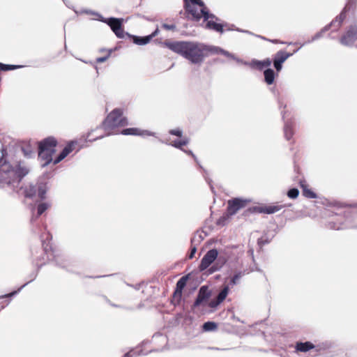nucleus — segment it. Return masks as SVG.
Returning <instances> with one entry per match:
<instances>
[{"mask_svg": "<svg viewBox=\"0 0 357 357\" xmlns=\"http://www.w3.org/2000/svg\"><path fill=\"white\" fill-rule=\"evenodd\" d=\"M159 33V29L157 27L155 29V30L150 35H148L147 36H151V40L154 38L155 36H156Z\"/></svg>", "mask_w": 357, "mask_h": 357, "instance_id": "nucleus-53", "label": "nucleus"}, {"mask_svg": "<svg viewBox=\"0 0 357 357\" xmlns=\"http://www.w3.org/2000/svg\"><path fill=\"white\" fill-rule=\"evenodd\" d=\"M218 250L217 249L209 250L204 255L201 260L199 268L201 271L207 269L218 257Z\"/></svg>", "mask_w": 357, "mask_h": 357, "instance_id": "nucleus-12", "label": "nucleus"}, {"mask_svg": "<svg viewBox=\"0 0 357 357\" xmlns=\"http://www.w3.org/2000/svg\"><path fill=\"white\" fill-rule=\"evenodd\" d=\"M217 324L214 321H206L204 323L202 326V329L204 331H214L217 328Z\"/></svg>", "mask_w": 357, "mask_h": 357, "instance_id": "nucleus-33", "label": "nucleus"}, {"mask_svg": "<svg viewBox=\"0 0 357 357\" xmlns=\"http://www.w3.org/2000/svg\"><path fill=\"white\" fill-rule=\"evenodd\" d=\"M314 347L315 346L308 341L305 342H298L295 346L296 350L301 352H307Z\"/></svg>", "mask_w": 357, "mask_h": 357, "instance_id": "nucleus-27", "label": "nucleus"}, {"mask_svg": "<svg viewBox=\"0 0 357 357\" xmlns=\"http://www.w3.org/2000/svg\"><path fill=\"white\" fill-rule=\"evenodd\" d=\"M280 107L282 106V103L279 101Z\"/></svg>", "mask_w": 357, "mask_h": 357, "instance_id": "nucleus-62", "label": "nucleus"}, {"mask_svg": "<svg viewBox=\"0 0 357 357\" xmlns=\"http://www.w3.org/2000/svg\"><path fill=\"white\" fill-rule=\"evenodd\" d=\"M197 237H199V241H202L204 239V237L202 236L201 234H195V236L191 238L192 245H194L195 243Z\"/></svg>", "mask_w": 357, "mask_h": 357, "instance_id": "nucleus-46", "label": "nucleus"}, {"mask_svg": "<svg viewBox=\"0 0 357 357\" xmlns=\"http://www.w3.org/2000/svg\"><path fill=\"white\" fill-rule=\"evenodd\" d=\"M50 205L47 202L40 203L37 206V214L36 215L33 214V215L31 218V224H33L36 221V220L39 216H40L50 207Z\"/></svg>", "mask_w": 357, "mask_h": 357, "instance_id": "nucleus-28", "label": "nucleus"}, {"mask_svg": "<svg viewBox=\"0 0 357 357\" xmlns=\"http://www.w3.org/2000/svg\"><path fill=\"white\" fill-rule=\"evenodd\" d=\"M126 36L132 40V42L138 45H144L148 44L151 41V36H137L135 35L126 33Z\"/></svg>", "mask_w": 357, "mask_h": 357, "instance_id": "nucleus-25", "label": "nucleus"}, {"mask_svg": "<svg viewBox=\"0 0 357 357\" xmlns=\"http://www.w3.org/2000/svg\"><path fill=\"white\" fill-rule=\"evenodd\" d=\"M281 114H282V119L284 121V137L287 140H290L294 134V122L291 119L284 120L285 114H286L285 111H282Z\"/></svg>", "mask_w": 357, "mask_h": 357, "instance_id": "nucleus-16", "label": "nucleus"}, {"mask_svg": "<svg viewBox=\"0 0 357 357\" xmlns=\"http://www.w3.org/2000/svg\"><path fill=\"white\" fill-rule=\"evenodd\" d=\"M257 37H259V38H261L263 40H268V41H270V42H271L272 43H274V44L280 43V41L278 40H277V39L268 40V39L266 38L265 37L261 36H257ZM280 43H284L283 42H280Z\"/></svg>", "mask_w": 357, "mask_h": 357, "instance_id": "nucleus-50", "label": "nucleus"}, {"mask_svg": "<svg viewBox=\"0 0 357 357\" xmlns=\"http://www.w3.org/2000/svg\"><path fill=\"white\" fill-rule=\"evenodd\" d=\"M300 186L303 190V195L304 197L310 199L317 198V194L307 188L305 181H300Z\"/></svg>", "mask_w": 357, "mask_h": 357, "instance_id": "nucleus-29", "label": "nucleus"}, {"mask_svg": "<svg viewBox=\"0 0 357 357\" xmlns=\"http://www.w3.org/2000/svg\"><path fill=\"white\" fill-rule=\"evenodd\" d=\"M156 339H159V341H160L163 343H165V344L167 342V337L165 335H163L161 333H155L153 335V340H156Z\"/></svg>", "mask_w": 357, "mask_h": 357, "instance_id": "nucleus-42", "label": "nucleus"}, {"mask_svg": "<svg viewBox=\"0 0 357 357\" xmlns=\"http://www.w3.org/2000/svg\"><path fill=\"white\" fill-rule=\"evenodd\" d=\"M220 54L227 56V57H229V58H231L235 61H236L238 63H243V61L237 57L235 56V55L232 54L231 53L229 52L228 51H226L223 49H222V50H220ZM243 63L245 65H248V63L247 62H243Z\"/></svg>", "mask_w": 357, "mask_h": 357, "instance_id": "nucleus-36", "label": "nucleus"}, {"mask_svg": "<svg viewBox=\"0 0 357 357\" xmlns=\"http://www.w3.org/2000/svg\"><path fill=\"white\" fill-rule=\"evenodd\" d=\"M147 343H148V341L144 340V341L142 342L140 346L142 347V346L145 345Z\"/></svg>", "mask_w": 357, "mask_h": 357, "instance_id": "nucleus-58", "label": "nucleus"}, {"mask_svg": "<svg viewBox=\"0 0 357 357\" xmlns=\"http://www.w3.org/2000/svg\"><path fill=\"white\" fill-rule=\"evenodd\" d=\"M169 133L172 135L181 137L183 135V131L180 128L172 129L169 131Z\"/></svg>", "mask_w": 357, "mask_h": 357, "instance_id": "nucleus-44", "label": "nucleus"}, {"mask_svg": "<svg viewBox=\"0 0 357 357\" xmlns=\"http://www.w3.org/2000/svg\"><path fill=\"white\" fill-rule=\"evenodd\" d=\"M333 213L330 220L328 222L327 227L331 229H344L352 228L351 213L349 211H345L343 208H337L335 211H331Z\"/></svg>", "mask_w": 357, "mask_h": 357, "instance_id": "nucleus-5", "label": "nucleus"}, {"mask_svg": "<svg viewBox=\"0 0 357 357\" xmlns=\"http://www.w3.org/2000/svg\"><path fill=\"white\" fill-rule=\"evenodd\" d=\"M248 201L241 198H234L228 202L227 208V215H233L237 213L238 210L245 206Z\"/></svg>", "mask_w": 357, "mask_h": 357, "instance_id": "nucleus-13", "label": "nucleus"}, {"mask_svg": "<svg viewBox=\"0 0 357 357\" xmlns=\"http://www.w3.org/2000/svg\"><path fill=\"white\" fill-rule=\"evenodd\" d=\"M271 65V60L268 58L259 61L256 59H253L250 63V66L252 68H257L259 70H262L264 68H268Z\"/></svg>", "mask_w": 357, "mask_h": 357, "instance_id": "nucleus-24", "label": "nucleus"}, {"mask_svg": "<svg viewBox=\"0 0 357 357\" xmlns=\"http://www.w3.org/2000/svg\"><path fill=\"white\" fill-rule=\"evenodd\" d=\"M123 357H132V355L130 354V352H127L123 356Z\"/></svg>", "mask_w": 357, "mask_h": 357, "instance_id": "nucleus-55", "label": "nucleus"}, {"mask_svg": "<svg viewBox=\"0 0 357 357\" xmlns=\"http://www.w3.org/2000/svg\"><path fill=\"white\" fill-rule=\"evenodd\" d=\"M86 13H91L92 15H96L98 16V20L107 24L118 38H124L126 36V33H128V32H125L123 30V18H116L113 17L105 18L102 17L101 15L98 14V13L91 11H86Z\"/></svg>", "mask_w": 357, "mask_h": 357, "instance_id": "nucleus-9", "label": "nucleus"}, {"mask_svg": "<svg viewBox=\"0 0 357 357\" xmlns=\"http://www.w3.org/2000/svg\"><path fill=\"white\" fill-rule=\"evenodd\" d=\"M202 17L206 22L204 28L208 30H212L215 32L222 34L225 31L236 30L239 32L247 33L252 34L250 31L243 30L238 28L234 29V24H230L227 22H222L221 19L218 17L213 13H210L208 8H204L202 10Z\"/></svg>", "mask_w": 357, "mask_h": 357, "instance_id": "nucleus-4", "label": "nucleus"}, {"mask_svg": "<svg viewBox=\"0 0 357 357\" xmlns=\"http://www.w3.org/2000/svg\"><path fill=\"white\" fill-rule=\"evenodd\" d=\"M22 67H23L22 66H19V65L4 64L2 63H0V70H2V71L16 70V69H18V68H20Z\"/></svg>", "mask_w": 357, "mask_h": 357, "instance_id": "nucleus-32", "label": "nucleus"}, {"mask_svg": "<svg viewBox=\"0 0 357 357\" xmlns=\"http://www.w3.org/2000/svg\"><path fill=\"white\" fill-rule=\"evenodd\" d=\"M163 45L192 64H202L206 57V45L195 41H168Z\"/></svg>", "mask_w": 357, "mask_h": 357, "instance_id": "nucleus-3", "label": "nucleus"}, {"mask_svg": "<svg viewBox=\"0 0 357 357\" xmlns=\"http://www.w3.org/2000/svg\"><path fill=\"white\" fill-rule=\"evenodd\" d=\"M122 115L123 112L121 109L116 108L112 110L102 122L103 129L109 131L115 128L127 126L128 119Z\"/></svg>", "mask_w": 357, "mask_h": 357, "instance_id": "nucleus-7", "label": "nucleus"}, {"mask_svg": "<svg viewBox=\"0 0 357 357\" xmlns=\"http://www.w3.org/2000/svg\"><path fill=\"white\" fill-rule=\"evenodd\" d=\"M243 275V273L241 271L235 273L230 280V285H236L238 283V281L242 278Z\"/></svg>", "mask_w": 357, "mask_h": 357, "instance_id": "nucleus-39", "label": "nucleus"}, {"mask_svg": "<svg viewBox=\"0 0 357 357\" xmlns=\"http://www.w3.org/2000/svg\"><path fill=\"white\" fill-rule=\"evenodd\" d=\"M109 55H110V53H109L107 56L97 58L96 59V62L97 63H103V62H105L109 58Z\"/></svg>", "mask_w": 357, "mask_h": 357, "instance_id": "nucleus-48", "label": "nucleus"}, {"mask_svg": "<svg viewBox=\"0 0 357 357\" xmlns=\"http://www.w3.org/2000/svg\"><path fill=\"white\" fill-rule=\"evenodd\" d=\"M206 57L208 56L209 53L212 54H220V50H222V48L215 46H210L206 45Z\"/></svg>", "mask_w": 357, "mask_h": 357, "instance_id": "nucleus-38", "label": "nucleus"}, {"mask_svg": "<svg viewBox=\"0 0 357 357\" xmlns=\"http://www.w3.org/2000/svg\"><path fill=\"white\" fill-rule=\"evenodd\" d=\"M211 296V291L208 289V286H202L198 291L195 301L192 305L194 308L199 307L202 303L207 301Z\"/></svg>", "mask_w": 357, "mask_h": 357, "instance_id": "nucleus-14", "label": "nucleus"}, {"mask_svg": "<svg viewBox=\"0 0 357 357\" xmlns=\"http://www.w3.org/2000/svg\"><path fill=\"white\" fill-rule=\"evenodd\" d=\"M90 135H91V133H88L87 137H86V141L93 142L97 139H102L104 137L103 135H100L99 137H96V138H90Z\"/></svg>", "mask_w": 357, "mask_h": 357, "instance_id": "nucleus-49", "label": "nucleus"}, {"mask_svg": "<svg viewBox=\"0 0 357 357\" xmlns=\"http://www.w3.org/2000/svg\"><path fill=\"white\" fill-rule=\"evenodd\" d=\"M58 144L56 139L54 137H48L43 139L38 143V149H42L43 146L44 150L55 151V148Z\"/></svg>", "mask_w": 357, "mask_h": 357, "instance_id": "nucleus-17", "label": "nucleus"}, {"mask_svg": "<svg viewBox=\"0 0 357 357\" xmlns=\"http://www.w3.org/2000/svg\"><path fill=\"white\" fill-rule=\"evenodd\" d=\"M202 241H199V237L197 238V240L195 241V243L193 245H197V244L200 243Z\"/></svg>", "mask_w": 357, "mask_h": 357, "instance_id": "nucleus-56", "label": "nucleus"}, {"mask_svg": "<svg viewBox=\"0 0 357 357\" xmlns=\"http://www.w3.org/2000/svg\"><path fill=\"white\" fill-rule=\"evenodd\" d=\"M64 3L66 4V6H67L68 7H69V3H67L65 0H63Z\"/></svg>", "mask_w": 357, "mask_h": 357, "instance_id": "nucleus-61", "label": "nucleus"}, {"mask_svg": "<svg viewBox=\"0 0 357 357\" xmlns=\"http://www.w3.org/2000/svg\"><path fill=\"white\" fill-rule=\"evenodd\" d=\"M19 190L25 197L33 198L38 195L40 199H45V195L47 190V183L38 181L36 183H29L24 188L21 187Z\"/></svg>", "mask_w": 357, "mask_h": 357, "instance_id": "nucleus-8", "label": "nucleus"}, {"mask_svg": "<svg viewBox=\"0 0 357 357\" xmlns=\"http://www.w3.org/2000/svg\"><path fill=\"white\" fill-rule=\"evenodd\" d=\"M333 345L334 344L331 342H325L318 344L316 347L317 348V351H324L333 348Z\"/></svg>", "mask_w": 357, "mask_h": 357, "instance_id": "nucleus-37", "label": "nucleus"}, {"mask_svg": "<svg viewBox=\"0 0 357 357\" xmlns=\"http://www.w3.org/2000/svg\"><path fill=\"white\" fill-rule=\"evenodd\" d=\"M162 27L166 30H169V31H175L176 29V26L175 24H162Z\"/></svg>", "mask_w": 357, "mask_h": 357, "instance_id": "nucleus-45", "label": "nucleus"}, {"mask_svg": "<svg viewBox=\"0 0 357 357\" xmlns=\"http://www.w3.org/2000/svg\"><path fill=\"white\" fill-rule=\"evenodd\" d=\"M188 142H189L188 139L185 138L182 140H174L172 144H170V145H172V146H174L175 148L183 150L182 146L188 144Z\"/></svg>", "mask_w": 357, "mask_h": 357, "instance_id": "nucleus-35", "label": "nucleus"}, {"mask_svg": "<svg viewBox=\"0 0 357 357\" xmlns=\"http://www.w3.org/2000/svg\"><path fill=\"white\" fill-rule=\"evenodd\" d=\"M184 8L185 11L191 15L190 20L199 22L202 18V10L207 8L205 3L202 0H184Z\"/></svg>", "mask_w": 357, "mask_h": 357, "instance_id": "nucleus-10", "label": "nucleus"}, {"mask_svg": "<svg viewBox=\"0 0 357 357\" xmlns=\"http://www.w3.org/2000/svg\"><path fill=\"white\" fill-rule=\"evenodd\" d=\"M229 259V255L223 252L222 250L218 251V257L215 260V264L221 269L222 266L227 263Z\"/></svg>", "mask_w": 357, "mask_h": 357, "instance_id": "nucleus-30", "label": "nucleus"}, {"mask_svg": "<svg viewBox=\"0 0 357 357\" xmlns=\"http://www.w3.org/2000/svg\"><path fill=\"white\" fill-rule=\"evenodd\" d=\"M112 133L111 132H108L106 136H108V135H110Z\"/></svg>", "mask_w": 357, "mask_h": 357, "instance_id": "nucleus-63", "label": "nucleus"}, {"mask_svg": "<svg viewBox=\"0 0 357 357\" xmlns=\"http://www.w3.org/2000/svg\"><path fill=\"white\" fill-rule=\"evenodd\" d=\"M46 236V239H48L49 238H52L50 234L47 232V234H45ZM44 234L41 236V241H42V249H36V251L34 252L33 250H31V255L33 257V263L37 266V270L36 273H33L31 274L32 278L24 284L22 286H21L17 290L13 291L9 294L3 295L0 296V298H10L15 295H17L21 290L26 286L29 283L32 282L33 280L36 279L38 270L44 265L47 261L48 260H52L55 264L61 268H67L68 267V261L63 258V256L56 255L54 254V251L52 249V245L50 244V242H46L45 240H43Z\"/></svg>", "mask_w": 357, "mask_h": 357, "instance_id": "nucleus-2", "label": "nucleus"}, {"mask_svg": "<svg viewBox=\"0 0 357 357\" xmlns=\"http://www.w3.org/2000/svg\"><path fill=\"white\" fill-rule=\"evenodd\" d=\"M185 152L186 153H188V155H190L194 158L195 162L198 164L199 167L203 170V176H204L206 181L210 185L211 188H213V186L211 185L212 180L208 177V172H207V170L204 169V167L200 164H199L198 160H197L196 155L190 150L185 151Z\"/></svg>", "mask_w": 357, "mask_h": 357, "instance_id": "nucleus-31", "label": "nucleus"}, {"mask_svg": "<svg viewBox=\"0 0 357 357\" xmlns=\"http://www.w3.org/2000/svg\"><path fill=\"white\" fill-rule=\"evenodd\" d=\"M356 3V0H349L342 12L339 15H337L335 20H333L329 24H327L324 28L321 29L320 31L317 32L310 40H308L307 42H305L303 45L311 43L312 41H314L316 40L319 39L322 37L323 34L329 30L331 26H334L335 28L337 29L339 28L344 20L346 17V13L351 9H353L355 8Z\"/></svg>", "mask_w": 357, "mask_h": 357, "instance_id": "nucleus-6", "label": "nucleus"}, {"mask_svg": "<svg viewBox=\"0 0 357 357\" xmlns=\"http://www.w3.org/2000/svg\"><path fill=\"white\" fill-rule=\"evenodd\" d=\"M55 153V151H47L43 149V146L42 149H38V158L41 161H44V163L42 164V167H45L47 166L52 161V155Z\"/></svg>", "mask_w": 357, "mask_h": 357, "instance_id": "nucleus-20", "label": "nucleus"}, {"mask_svg": "<svg viewBox=\"0 0 357 357\" xmlns=\"http://www.w3.org/2000/svg\"><path fill=\"white\" fill-rule=\"evenodd\" d=\"M106 300L112 306H113V307H118V305L111 303L107 298H106Z\"/></svg>", "mask_w": 357, "mask_h": 357, "instance_id": "nucleus-59", "label": "nucleus"}, {"mask_svg": "<svg viewBox=\"0 0 357 357\" xmlns=\"http://www.w3.org/2000/svg\"><path fill=\"white\" fill-rule=\"evenodd\" d=\"M268 243H269V241L268 239H264V237H262L258 240V243L261 245L268 244Z\"/></svg>", "mask_w": 357, "mask_h": 357, "instance_id": "nucleus-51", "label": "nucleus"}, {"mask_svg": "<svg viewBox=\"0 0 357 357\" xmlns=\"http://www.w3.org/2000/svg\"><path fill=\"white\" fill-rule=\"evenodd\" d=\"M282 207L283 206L282 205L264 206L265 213L273 214L274 213L279 211L280 209L282 208Z\"/></svg>", "mask_w": 357, "mask_h": 357, "instance_id": "nucleus-34", "label": "nucleus"}, {"mask_svg": "<svg viewBox=\"0 0 357 357\" xmlns=\"http://www.w3.org/2000/svg\"><path fill=\"white\" fill-rule=\"evenodd\" d=\"M121 134L123 135H139V136H154L155 133L149 130H141L136 128H129L123 129Z\"/></svg>", "mask_w": 357, "mask_h": 357, "instance_id": "nucleus-21", "label": "nucleus"}, {"mask_svg": "<svg viewBox=\"0 0 357 357\" xmlns=\"http://www.w3.org/2000/svg\"><path fill=\"white\" fill-rule=\"evenodd\" d=\"M271 92H272L275 96H278L279 92H278V91L275 87L271 88Z\"/></svg>", "mask_w": 357, "mask_h": 357, "instance_id": "nucleus-54", "label": "nucleus"}, {"mask_svg": "<svg viewBox=\"0 0 357 357\" xmlns=\"http://www.w3.org/2000/svg\"><path fill=\"white\" fill-rule=\"evenodd\" d=\"M6 149L3 146L1 148L0 155V188L18 191V186L22 178L29 172V169L24 162L13 163L7 162Z\"/></svg>", "mask_w": 357, "mask_h": 357, "instance_id": "nucleus-1", "label": "nucleus"}, {"mask_svg": "<svg viewBox=\"0 0 357 357\" xmlns=\"http://www.w3.org/2000/svg\"><path fill=\"white\" fill-rule=\"evenodd\" d=\"M207 271V274L210 275L212 274L216 271H218L220 270V268L216 264H213L212 266H210L207 269H206Z\"/></svg>", "mask_w": 357, "mask_h": 357, "instance_id": "nucleus-43", "label": "nucleus"}, {"mask_svg": "<svg viewBox=\"0 0 357 357\" xmlns=\"http://www.w3.org/2000/svg\"><path fill=\"white\" fill-rule=\"evenodd\" d=\"M189 279V275H186L181 277L176 282V289L174 292V296L178 297V298H181L182 291L185 287L186 286V283L188 280Z\"/></svg>", "mask_w": 357, "mask_h": 357, "instance_id": "nucleus-22", "label": "nucleus"}, {"mask_svg": "<svg viewBox=\"0 0 357 357\" xmlns=\"http://www.w3.org/2000/svg\"><path fill=\"white\" fill-rule=\"evenodd\" d=\"M197 248L195 245H192L190 252L188 255L189 259H192L195 256V254L196 253Z\"/></svg>", "mask_w": 357, "mask_h": 357, "instance_id": "nucleus-47", "label": "nucleus"}, {"mask_svg": "<svg viewBox=\"0 0 357 357\" xmlns=\"http://www.w3.org/2000/svg\"><path fill=\"white\" fill-rule=\"evenodd\" d=\"M112 275H98V276H95L93 277L94 278H102V277H107V276H111Z\"/></svg>", "mask_w": 357, "mask_h": 357, "instance_id": "nucleus-57", "label": "nucleus"}, {"mask_svg": "<svg viewBox=\"0 0 357 357\" xmlns=\"http://www.w3.org/2000/svg\"><path fill=\"white\" fill-rule=\"evenodd\" d=\"M21 150L26 158H31L35 155L36 143H24L21 146Z\"/></svg>", "mask_w": 357, "mask_h": 357, "instance_id": "nucleus-23", "label": "nucleus"}, {"mask_svg": "<svg viewBox=\"0 0 357 357\" xmlns=\"http://www.w3.org/2000/svg\"><path fill=\"white\" fill-rule=\"evenodd\" d=\"M159 351V350H158V349H155V350H151V351H148V352L144 353V352H143V350H142V349H140V350L138 351V353H137V356H141V355H147V354H149V353H151V352H153V351Z\"/></svg>", "mask_w": 357, "mask_h": 357, "instance_id": "nucleus-52", "label": "nucleus"}, {"mask_svg": "<svg viewBox=\"0 0 357 357\" xmlns=\"http://www.w3.org/2000/svg\"><path fill=\"white\" fill-rule=\"evenodd\" d=\"M251 213H265L264 206H252L249 208Z\"/></svg>", "mask_w": 357, "mask_h": 357, "instance_id": "nucleus-41", "label": "nucleus"}, {"mask_svg": "<svg viewBox=\"0 0 357 357\" xmlns=\"http://www.w3.org/2000/svg\"><path fill=\"white\" fill-rule=\"evenodd\" d=\"M293 54L288 53L284 50L278 51L273 59V66L277 72H280L282 68V63Z\"/></svg>", "mask_w": 357, "mask_h": 357, "instance_id": "nucleus-15", "label": "nucleus"}, {"mask_svg": "<svg viewBox=\"0 0 357 357\" xmlns=\"http://www.w3.org/2000/svg\"><path fill=\"white\" fill-rule=\"evenodd\" d=\"M64 3L66 4V6H67L68 7H69V3H67L65 0H63Z\"/></svg>", "mask_w": 357, "mask_h": 357, "instance_id": "nucleus-60", "label": "nucleus"}, {"mask_svg": "<svg viewBox=\"0 0 357 357\" xmlns=\"http://www.w3.org/2000/svg\"><path fill=\"white\" fill-rule=\"evenodd\" d=\"M299 195V190L296 188H291L287 192V196L290 199H296Z\"/></svg>", "mask_w": 357, "mask_h": 357, "instance_id": "nucleus-40", "label": "nucleus"}, {"mask_svg": "<svg viewBox=\"0 0 357 357\" xmlns=\"http://www.w3.org/2000/svg\"><path fill=\"white\" fill-rule=\"evenodd\" d=\"M276 75L277 74L275 73V71L272 68H266L264 71V82L268 85L273 84L275 81Z\"/></svg>", "mask_w": 357, "mask_h": 357, "instance_id": "nucleus-26", "label": "nucleus"}, {"mask_svg": "<svg viewBox=\"0 0 357 357\" xmlns=\"http://www.w3.org/2000/svg\"><path fill=\"white\" fill-rule=\"evenodd\" d=\"M228 292L229 287L226 286L218 293L215 298L209 302L208 306L211 308L218 307L226 298Z\"/></svg>", "mask_w": 357, "mask_h": 357, "instance_id": "nucleus-18", "label": "nucleus"}, {"mask_svg": "<svg viewBox=\"0 0 357 357\" xmlns=\"http://www.w3.org/2000/svg\"><path fill=\"white\" fill-rule=\"evenodd\" d=\"M75 144L76 142L74 141L68 142L67 145L61 151V152L54 160V165L58 164L61 160H63L66 157H67L73 151Z\"/></svg>", "mask_w": 357, "mask_h": 357, "instance_id": "nucleus-19", "label": "nucleus"}, {"mask_svg": "<svg viewBox=\"0 0 357 357\" xmlns=\"http://www.w3.org/2000/svg\"><path fill=\"white\" fill-rule=\"evenodd\" d=\"M357 40V24L350 25L342 36L340 42L345 46H351Z\"/></svg>", "mask_w": 357, "mask_h": 357, "instance_id": "nucleus-11", "label": "nucleus"}]
</instances>
